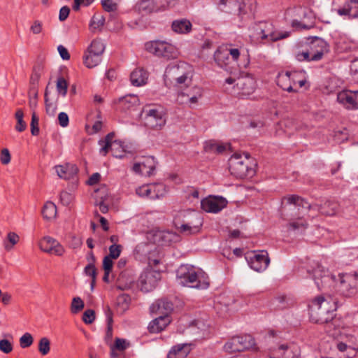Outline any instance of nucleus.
I'll use <instances>...</instances> for the list:
<instances>
[{
  "label": "nucleus",
  "instance_id": "680f3d73",
  "mask_svg": "<svg viewBox=\"0 0 358 358\" xmlns=\"http://www.w3.org/2000/svg\"><path fill=\"white\" fill-rule=\"evenodd\" d=\"M312 56V51H305L302 52H299L296 55V58L299 62H310Z\"/></svg>",
  "mask_w": 358,
  "mask_h": 358
},
{
  "label": "nucleus",
  "instance_id": "0eeeda50",
  "mask_svg": "<svg viewBox=\"0 0 358 358\" xmlns=\"http://www.w3.org/2000/svg\"><path fill=\"white\" fill-rule=\"evenodd\" d=\"M285 199L287 201L289 204H294L296 207L299 208V209L302 208L306 210H309L311 208H317L320 213L329 216L334 215L337 209L336 203L329 201H325L324 204L319 207L318 206H311L303 198L295 194L289 195L285 197Z\"/></svg>",
  "mask_w": 358,
  "mask_h": 358
},
{
  "label": "nucleus",
  "instance_id": "f8f14e48",
  "mask_svg": "<svg viewBox=\"0 0 358 358\" xmlns=\"http://www.w3.org/2000/svg\"><path fill=\"white\" fill-rule=\"evenodd\" d=\"M104 46H88L83 55V62L89 69L96 66L101 61Z\"/></svg>",
  "mask_w": 358,
  "mask_h": 358
},
{
  "label": "nucleus",
  "instance_id": "7c9ffc66",
  "mask_svg": "<svg viewBox=\"0 0 358 358\" xmlns=\"http://www.w3.org/2000/svg\"><path fill=\"white\" fill-rule=\"evenodd\" d=\"M99 144L101 146L99 150V153L103 156H106L109 150L113 152V155L117 158H122V154H118L115 152V147H121V142L114 141V142H110L108 141L101 139L99 141Z\"/></svg>",
  "mask_w": 358,
  "mask_h": 358
},
{
  "label": "nucleus",
  "instance_id": "b1692460",
  "mask_svg": "<svg viewBox=\"0 0 358 358\" xmlns=\"http://www.w3.org/2000/svg\"><path fill=\"white\" fill-rule=\"evenodd\" d=\"M57 176L62 179L69 180L76 176L78 169L73 164H66L55 166Z\"/></svg>",
  "mask_w": 358,
  "mask_h": 358
},
{
  "label": "nucleus",
  "instance_id": "13d9d810",
  "mask_svg": "<svg viewBox=\"0 0 358 358\" xmlns=\"http://www.w3.org/2000/svg\"><path fill=\"white\" fill-rule=\"evenodd\" d=\"M0 350L5 354H8L13 350L12 343L7 339L0 340Z\"/></svg>",
  "mask_w": 358,
  "mask_h": 358
},
{
  "label": "nucleus",
  "instance_id": "6e6552de",
  "mask_svg": "<svg viewBox=\"0 0 358 358\" xmlns=\"http://www.w3.org/2000/svg\"><path fill=\"white\" fill-rule=\"evenodd\" d=\"M307 271L319 290L331 286L336 280V277L318 262H313Z\"/></svg>",
  "mask_w": 358,
  "mask_h": 358
},
{
  "label": "nucleus",
  "instance_id": "052dcab7",
  "mask_svg": "<svg viewBox=\"0 0 358 358\" xmlns=\"http://www.w3.org/2000/svg\"><path fill=\"white\" fill-rule=\"evenodd\" d=\"M101 5L107 12L114 11L117 9V4L113 0H101Z\"/></svg>",
  "mask_w": 358,
  "mask_h": 358
},
{
  "label": "nucleus",
  "instance_id": "473e14b6",
  "mask_svg": "<svg viewBox=\"0 0 358 358\" xmlns=\"http://www.w3.org/2000/svg\"><path fill=\"white\" fill-rule=\"evenodd\" d=\"M135 9L142 15L157 11L159 7L153 0H139L135 6Z\"/></svg>",
  "mask_w": 358,
  "mask_h": 358
},
{
  "label": "nucleus",
  "instance_id": "aec40b11",
  "mask_svg": "<svg viewBox=\"0 0 358 358\" xmlns=\"http://www.w3.org/2000/svg\"><path fill=\"white\" fill-rule=\"evenodd\" d=\"M146 50L166 59H176L179 55L176 46H146Z\"/></svg>",
  "mask_w": 358,
  "mask_h": 358
},
{
  "label": "nucleus",
  "instance_id": "8fccbe9b",
  "mask_svg": "<svg viewBox=\"0 0 358 358\" xmlns=\"http://www.w3.org/2000/svg\"><path fill=\"white\" fill-rule=\"evenodd\" d=\"M34 342L33 336L29 333L24 334L20 338V345L22 348H29Z\"/></svg>",
  "mask_w": 358,
  "mask_h": 358
},
{
  "label": "nucleus",
  "instance_id": "3c124183",
  "mask_svg": "<svg viewBox=\"0 0 358 358\" xmlns=\"http://www.w3.org/2000/svg\"><path fill=\"white\" fill-rule=\"evenodd\" d=\"M67 82L63 77H59L57 80V90L63 96L67 93Z\"/></svg>",
  "mask_w": 358,
  "mask_h": 358
},
{
  "label": "nucleus",
  "instance_id": "2eb2a0df",
  "mask_svg": "<svg viewBox=\"0 0 358 358\" xmlns=\"http://www.w3.org/2000/svg\"><path fill=\"white\" fill-rule=\"evenodd\" d=\"M339 290L342 294L346 296H350L357 292V275L343 274L339 275Z\"/></svg>",
  "mask_w": 358,
  "mask_h": 358
},
{
  "label": "nucleus",
  "instance_id": "774afa93",
  "mask_svg": "<svg viewBox=\"0 0 358 358\" xmlns=\"http://www.w3.org/2000/svg\"><path fill=\"white\" fill-rule=\"evenodd\" d=\"M113 259L105 256L103 259V268L104 271H111L113 266Z\"/></svg>",
  "mask_w": 358,
  "mask_h": 358
},
{
  "label": "nucleus",
  "instance_id": "f3484780",
  "mask_svg": "<svg viewBox=\"0 0 358 358\" xmlns=\"http://www.w3.org/2000/svg\"><path fill=\"white\" fill-rule=\"evenodd\" d=\"M227 201L222 196H208L201 201V208L207 213H217L222 210Z\"/></svg>",
  "mask_w": 358,
  "mask_h": 358
},
{
  "label": "nucleus",
  "instance_id": "de8ad7c7",
  "mask_svg": "<svg viewBox=\"0 0 358 358\" xmlns=\"http://www.w3.org/2000/svg\"><path fill=\"white\" fill-rule=\"evenodd\" d=\"M337 349L342 352H348L349 353V357L355 356L357 352V349L355 347L345 342H338L337 343Z\"/></svg>",
  "mask_w": 358,
  "mask_h": 358
},
{
  "label": "nucleus",
  "instance_id": "20e7f679",
  "mask_svg": "<svg viewBox=\"0 0 358 358\" xmlns=\"http://www.w3.org/2000/svg\"><path fill=\"white\" fill-rule=\"evenodd\" d=\"M311 319L316 323H327L334 317V304L323 296L315 299L310 305Z\"/></svg>",
  "mask_w": 358,
  "mask_h": 358
},
{
  "label": "nucleus",
  "instance_id": "c9c22d12",
  "mask_svg": "<svg viewBox=\"0 0 358 358\" xmlns=\"http://www.w3.org/2000/svg\"><path fill=\"white\" fill-rule=\"evenodd\" d=\"M277 84L283 90L288 92H296L292 86L291 80L289 78V71L280 72L278 73L276 79Z\"/></svg>",
  "mask_w": 358,
  "mask_h": 358
},
{
  "label": "nucleus",
  "instance_id": "603ef678",
  "mask_svg": "<svg viewBox=\"0 0 358 358\" xmlns=\"http://www.w3.org/2000/svg\"><path fill=\"white\" fill-rule=\"evenodd\" d=\"M131 301V298L128 294H122L118 296L117 298V303L118 306H121L123 310L127 309Z\"/></svg>",
  "mask_w": 358,
  "mask_h": 358
},
{
  "label": "nucleus",
  "instance_id": "a211bd4d",
  "mask_svg": "<svg viewBox=\"0 0 358 358\" xmlns=\"http://www.w3.org/2000/svg\"><path fill=\"white\" fill-rule=\"evenodd\" d=\"M337 101L347 109H358V91L343 90L338 93Z\"/></svg>",
  "mask_w": 358,
  "mask_h": 358
},
{
  "label": "nucleus",
  "instance_id": "58836bf2",
  "mask_svg": "<svg viewBox=\"0 0 358 358\" xmlns=\"http://www.w3.org/2000/svg\"><path fill=\"white\" fill-rule=\"evenodd\" d=\"M20 237L15 232H9L7 235L6 240L4 241V248L6 251H10L13 246L19 242Z\"/></svg>",
  "mask_w": 358,
  "mask_h": 358
},
{
  "label": "nucleus",
  "instance_id": "338daca9",
  "mask_svg": "<svg viewBox=\"0 0 358 358\" xmlns=\"http://www.w3.org/2000/svg\"><path fill=\"white\" fill-rule=\"evenodd\" d=\"M72 199V195L66 191H62L60 194L61 202L64 206H68Z\"/></svg>",
  "mask_w": 358,
  "mask_h": 358
},
{
  "label": "nucleus",
  "instance_id": "79ce46f5",
  "mask_svg": "<svg viewBox=\"0 0 358 358\" xmlns=\"http://www.w3.org/2000/svg\"><path fill=\"white\" fill-rule=\"evenodd\" d=\"M24 113L22 109H17L15 113V118L17 120V124L15 125V129L19 132L24 131L27 128V124L23 120Z\"/></svg>",
  "mask_w": 358,
  "mask_h": 358
},
{
  "label": "nucleus",
  "instance_id": "a19ab883",
  "mask_svg": "<svg viewBox=\"0 0 358 358\" xmlns=\"http://www.w3.org/2000/svg\"><path fill=\"white\" fill-rule=\"evenodd\" d=\"M150 186L152 188V199H159L162 197L166 192L165 185L162 183H155L150 184Z\"/></svg>",
  "mask_w": 358,
  "mask_h": 358
},
{
  "label": "nucleus",
  "instance_id": "39448f33",
  "mask_svg": "<svg viewBox=\"0 0 358 358\" xmlns=\"http://www.w3.org/2000/svg\"><path fill=\"white\" fill-rule=\"evenodd\" d=\"M141 117L144 126L153 130H161L166 122V113L160 107H144Z\"/></svg>",
  "mask_w": 358,
  "mask_h": 358
},
{
  "label": "nucleus",
  "instance_id": "a18cd8bd",
  "mask_svg": "<svg viewBox=\"0 0 358 358\" xmlns=\"http://www.w3.org/2000/svg\"><path fill=\"white\" fill-rule=\"evenodd\" d=\"M50 350V342L46 337H43L38 343V351L43 355H46Z\"/></svg>",
  "mask_w": 358,
  "mask_h": 358
},
{
  "label": "nucleus",
  "instance_id": "c756f323",
  "mask_svg": "<svg viewBox=\"0 0 358 358\" xmlns=\"http://www.w3.org/2000/svg\"><path fill=\"white\" fill-rule=\"evenodd\" d=\"M150 310L152 313L155 312L159 315L169 316V314L173 310V303L166 299H161L153 303L150 307Z\"/></svg>",
  "mask_w": 358,
  "mask_h": 358
},
{
  "label": "nucleus",
  "instance_id": "c85d7f7f",
  "mask_svg": "<svg viewBox=\"0 0 358 358\" xmlns=\"http://www.w3.org/2000/svg\"><path fill=\"white\" fill-rule=\"evenodd\" d=\"M170 322V318L166 315H159L148 325V329L151 333H158L162 331Z\"/></svg>",
  "mask_w": 358,
  "mask_h": 358
},
{
  "label": "nucleus",
  "instance_id": "f257e3e1",
  "mask_svg": "<svg viewBox=\"0 0 358 358\" xmlns=\"http://www.w3.org/2000/svg\"><path fill=\"white\" fill-rule=\"evenodd\" d=\"M178 283L185 287L206 289L210 285L209 278L201 269L190 265H181L176 272Z\"/></svg>",
  "mask_w": 358,
  "mask_h": 358
},
{
  "label": "nucleus",
  "instance_id": "c03bdc74",
  "mask_svg": "<svg viewBox=\"0 0 358 358\" xmlns=\"http://www.w3.org/2000/svg\"><path fill=\"white\" fill-rule=\"evenodd\" d=\"M85 304L80 297L76 296L72 299L71 305V311L73 314H76L84 308Z\"/></svg>",
  "mask_w": 358,
  "mask_h": 358
},
{
  "label": "nucleus",
  "instance_id": "09e8293b",
  "mask_svg": "<svg viewBox=\"0 0 358 358\" xmlns=\"http://www.w3.org/2000/svg\"><path fill=\"white\" fill-rule=\"evenodd\" d=\"M122 248L121 245L113 244L109 247V253L107 256L113 259H116L120 256Z\"/></svg>",
  "mask_w": 358,
  "mask_h": 358
},
{
  "label": "nucleus",
  "instance_id": "bb28decb",
  "mask_svg": "<svg viewBox=\"0 0 358 358\" xmlns=\"http://www.w3.org/2000/svg\"><path fill=\"white\" fill-rule=\"evenodd\" d=\"M148 73L143 68L134 69L130 75V80L133 85L139 87L147 83Z\"/></svg>",
  "mask_w": 358,
  "mask_h": 358
},
{
  "label": "nucleus",
  "instance_id": "412c9836",
  "mask_svg": "<svg viewBox=\"0 0 358 358\" xmlns=\"http://www.w3.org/2000/svg\"><path fill=\"white\" fill-rule=\"evenodd\" d=\"M181 240L180 236L171 231H159L154 235V241L159 245H169L178 243Z\"/></svg>",
  "mask_w": 358,
  "mask_h": 358
},
{
  "label": "nucleus",
  "instance_id": "0e129e2a",
  "mask_svg": "<svg viewBox=\"0 0 358 358\" xmlns=\"http://www.w3.org/2000/svg\"><path fill=\"white\" fill-rule=\"evenodd\" d=\"M59 124L62 127H66L69 125V120L68 115L64 112H61L58 115Z\"/></svg>",
  "mask_w": 358,
  "mask_h": 358
},
{
  "label": "nucleus",
  "instance_id": "6ab92c4d",
  "mask_svg": "<svg viewBox=\"0 0 358 358\" xmlns=\"http://www.w3.org/2000/svg\"><path fill=\"white\" fill-rule=\"evenodd\" d=\"M39 247L45 252L61 256L64 252L63 246L55 239L45 236L39 242Z\"/></svg>",
  "mask_w": 358,
  "mask_h": 358
},
{
  "label": "nucleus",
  "instance_id": "e2e57ef3",
  "mask_svg": "<svg viewBox=\"0 0 358 358\" xmlns=\"http://www.w3.org/2000/svg\"><path fill=\"white\" fill-rule=\"evenodd\" d=\"M10 154L9 152V150L7 148H4L1 150V156H0V161L1 162L6 165L10 163Z\"/></svg>",
  "mask_w": 358,
  "mask_h": 358
},
{
  "label": "nucleus",
  "instance_id": "f03ea898",
  "mask_svg": "<svg viewBox=\"0 0 358 358\" xmlns=\"http://www.w3.org/2000/svg\"><path fill=\"white\" fill-rule=\"evenodd\" d=\"M192 66L185 62L169 66L164 75L165 85L166 86L173 85L182 90L184 87H188L192 83Z\"/></svg>",
  "mask_w": 358,
  "mask_h": 358
},
{
  "label": "nucleus",
  "instance_id": "72a5a7b5",
  "mask_svg": "<svg viewBox=\"0 0 358 358\" xmlns=\"http://www.w3.org/2000/svg\"><path fill=\"white\" fill-rule=\"evenodd\" d=\"M192 24L189 20L187 19H180L174 20L172 22L171 28L172 30L180 34H188L191 31Z\"/></svg>",
  "mask_w": 358,
  "mask_h": 358
},
{
  "label": "nucleus",
  "instance_id": "5701e85b",
  "mask_svg": "<svg viewBox=\"0 0 358 358\" xmlns=\"http://www.w3.org/2000/svg\"><path fill=\"white\" fill-rule=\"evenodd\" d=\"M339 15H348L349 18L358 17V0H347L343 6L337 9Z\"/></svg>",
  "mask_w": 358,
  "mask_h": 358
},
{
  "label": "nucleus",
  "instance_id": "69168bd1",
  "mask_svg": "<svg viewBox=\"0 0 358 358\" xmlns=\"http://www.w3.org/2000/svg\"><path fill=\"white\" fill-rule=\"evenodd\" d=\"M85 273L90 276L92 278H96V269L94 265L92 263H90L85 268Z\"/></svg>",
  "mask_w": 358,
  "mask_h": 358
},
{
  "label": "nucleus",
  "instance_id": "5fc2aeb1",
  "mask_svg": "<svg viewBox=\"0 0 358 358\" xmlns=\"http://www.w3.org/2000/svg\"><path fill=\"white\" fill-rule=\"evenodd\" d=\"M31 133L33 136H37L39 134L38 118L35 113H32L31 121Z\"/></svg>",
  "mask_w": 358,
  "mask_h": 358
},
{
  "label": "nucleus",
  "instance_id": "bf43d9fd",
  "mask_svg": "<svg viewBox=\"0 0 358 358\" xmlns=\"http://www.w3.org/2000/svg\"><path fill=\"white\" fill-rule=\"evenodd\" d=\"M350 75L353 80L358 83V59L352 62L350 64Z\"/></svg>",
  "mask_w": 358,
  "mask_h": 358
},
{
  "label": "nucleus",
  "instance_id": "e433bc0d",
  "mask_svg": "<svg viewBox=\"0 0 358 358\" xmlns=\"http://www.w3.org/2000/svg\"><path fill=\"white\" fill-rule=\"evenodd\" d=\"M188 331L189 333L198 334L199 337H201V335L203 336L204 332L207 331V327L203 321L194 320L189 326Z\"/></svg>",
  "mask_w": 358,
  "mask_h": 358
},
{
  "label": "nucleus",
  "instance_id": "a878e982",
  "mask_svg": "<svg viewBox=\"0 0 358 358\" xmlns=\"http://www.w3.org/2000/svg\"><path fill=\"white\" fill-rule=\"evenodd\" d=\"M292 205L294 206V208L292 210H295L296 209H297L299 211V214H298V217L296 218L292 217L289 220V222L287 224V227H288V229H292L294 231L295 230L303 231L307 228L308 224V222H306V220L305 219H303L302 217H301L300 215L301 214H303V211L307 212L308 210H306L303 209L302 208H300L299 210V208L296 207V206L294 204H292Z\"/></svg>",
  "mask_w": 358,
  "mask_h": 358
},
{
  "label": "nucleus",
  "instance_id": "423d86ee",
  "mask_svg": "<svg viewBox=\"0 0 358 358\" xmlns=\"http://www.w3.org/2000/svg\"><path fill=\"white\" fill-rule=\"evenodd\" d=\"M250 159L248 155L244 157L235 153L229 159V169L231 175L237 178H251L255 173V169L249 164Z\"/></svg>",
  "mask_w": 358,
  "mask_h": 358
},
{
  "label": "nucleus",
  "instance_id": "393cba45",
  "mask_svg": "<svg viewBox=\"0 0 358 358\" xmlns=\"http://www.w3.org/2000/svg\"><path fill=\"white\" fill-rule=\"evenodd\" d=\"M118 107L124 111L135 110L139 106L140 101L138 96L135 94H127L118 99Z\"/></svg>",
  "mask_w": 358,
  "mask_h": 358
},
{
  "label": "nucleus",
  "instance_id": "4468645a",
  "mask_svg": "<svg viewBox=\"0 0 358 358\" xmlns=\"http://www.w3.org/2000/svg\"><path fill=\"white\" fill-rule=\"evenodd\" d=\"M236 94L241 98H247L255 90V81L251 77H242L237 79L234 86Z\"/></svg>",
  "mask_w": 358,
  "mask_h": 358
},
{
  "label": "nucleus",
  "instance_id": "ea45409f",
  "mask_svg": "<svg viewBox=\"0 0 358 358\" xmlns=\"http://www.w3.org/2000/svg\"><path fill=\"white\" fill-rule=\"evenodd\" d=\"M134 285L135 282L133 278H130L129 280H128V281H125L124 276L121 275L117 280L116 287L117 289L123 291L132 289Z\"/></svg>",
  "mask_w": 358,
  "mask_h": 358
},
{
  "label": "nucleus",
  "instance_id": "49530a36",
  "mask_svg": "<svg viewBox=\"0 0 358 358\" xmlns=\"http://www.w3.org/2000/svg\"><path fill=\"white\" fill-rule=\"evenodd\" d=\"M150 185H144L136 189V193L141 197H148L152 199V188Z\"/></svg>",
  "mask_w": 358,
  "mask_h": 358
},
{
  "label": "nucleus",
  "instance_id": "f704fd0d",
  "mask_svg": "<svg viewBox=\"0 0 358 358\" xmlns=\"http://www.w3.org/2000/svg\"><path fill=\"white\" fill-rule=\"evenodd\" d=\"M190 352L187 344H178L171 348L167 356L170 358H185Z\"/></svg>",
  "mask_w": 358,
  "mask_h": 358
},
{
  "label": "nucleus",
  "instance_id": "37998d69",
  "mask_svg": "<svg viewBox=\"0 0 358 358\" xmlns=\"http://www.w3.org/2000/svg\"><path fill=\"white\" fill-rule=\"evenodd\" d=\"M45 111L47 115L50 117H55L57 110V105L55 102H52L50 101L48 98H47V90L45 91Z\"/></svg>",
  "mask_w": 358,
  "mask_h": 358
},
{
  "label": "nucleus",
  "instance_id": "7ed1b4c3",
  "mask_svg": "<svg viewBox=\"0 0 358 358\" xmlns=\"http://www.w3.org/2000/svg\"><path fill=\"white\" fill-rule=\"evenodd\" d=\"M252 35L250 36L256 41L262 43H274L289 36L290 32L277 31L269 22H259L253 28Z\"/></svg>",
  "mask_w": 358,
  "mask_h": 358
},
{
  "label": "nucleus",
  "instance_id": "cd10ccee",
  "mask_svg": "<svg viewBox=\"0 0 358 358\" xmlns=\"http://www.w3.org/2000/svg\"><path fill=\"white\" fill-rule=\"evenodd\" d=\"M155 169V165L153 157H148L145 162L136 163L133 166V170L136 173H146L151 176Z\"/></svg>",
  "mask_w": 358,
  "mask_h": 358
},
{
  "label": "nucleus",
  "instance_id": "2f4dec72",
  "mask_svg": "<svg viewBox=\"0 0 358 358\" xmlns=\"http://www.w3.org/2000/svg\"><path fill=\"white\" fill-rule=\"evenodd\" d=\"M214 60L217 65L221 68L229 64V52L227 46H219L214 53Z\"/></svg>",
  "mask_w": 358,
  "mask_h": 358
},
{
  "label": "nucleus",
  "instance_id": "864d4df0",
  "mask_svg": "<svg viewBox=\"0 0 358 358\" xmlns=\"http://www.w3.org/2000/svg\"><path fill=\"white\" fill-rule=\"evenodd\" d=\"M95 320V312L92 309L85 310L83 315V320L87 324H92Z\"/></svg>",
  "mask_w": 358,
  "mask_h": 358
},
{
  "label": "nucleus",
  "instance_id": "9d476101",
  "mask_svg": "<svg viewBox=\"0 0 358 358\" xmlns=\"http://www.w3.org/2000/svg\"><path fill=\"white\" fill-rule=\"evenodd\" d=\"M203 96V89L197 85L186 87L178 94L177 101L180 104L192 107L198 103Z\"/></svg>",
  "mask_w": 358,
  "mask_h": 358
},
{
  "label": "nucleus",
  "instance_id": "ddd939ff",
  "mask_svg": "<svg viewBox=\"0 0 358 358\" xmlns=\"http://www.w3.org/2000/svg\"><path fill=\"white\" fill-rule=\"evenodd\" d=\"M160 273L155 270H148L140 275L138 284L141 289L148 292L152 290L160 280Z\"/></svg>",
  "mask_w": 358,
  "mask_h": 358
},
{
  "label": "nucleus",
  "instance_id": "4d7b16f0",
  "mask_svg": "<svg viewBox=\"0 0 358 358\" xmlns=\"http://www.w3.org/2000/svg\"><path fill=\"white\" fill-rule=\"evenodd\" d=\"M129 346V343L125 339L117 338L115 344L112 346L114 349L119 351H124Z\"/></svg>",
  "mask_w": 358,
  "mask_h": 358
},
{
  "label": "nucleus",
  "instance_id": "4c0bfd02",
  "mask_svg": "<svg viewBox=\"0 0 358 358\" xmlns=\"http://www.w3.org/2000/svg\"><path fill=\"white\" fill-rule=\"evenodd\" d=\"M43 216L46 220L54 218L57 215V207L55 204L51 201H48L43 208Z\"/></svg>",
  "mask_w": 358,
  "mask_h": 358
},
{
  "label": "nucleus",
  "instance_id": "9b49d317",
  "mask_svg": "<svg viewBox=\"0 0 358 358\" xmlns=\"http://www.w3.org/2000/svg\"><path fill=\"white\" fill-rule=\"evenodd\" d=\"M299 347L294 344H282L274 348L271 352V358H299Z\"/></svg>",
  "mask_w": 358,
  "mask_h": 358
},
{
  "label": "nucleus",
  "instance_id": "1a4fd4ad",
  "mask_svg": "<svg viewBox=\"0 0 358 358\" xmlns=\"http://www.w3.org/2000/svg\"><path fill=\"white\" fill-rule=\"evenodd\" d=\"M255 345V340L251 335L234 336L224 345V349L228 352H241L252 348Z\"/></svg>",
  "mask_w": 358,
  "mask_h": 358
},
{
  "label": "nucleus",
  "instance_id": "6e6d98bb",
  "mask_svg": "<svg viewBox=\"0 0 358 358\" xmlns=\"http://www.w3.org/2000/svg\"><path fill=\"white\" fill-rule=\"evenodd\" d=\"M106 322H107V330L106 336L110 338L112 336V323H113V314L112 312L108 309L106 313Z\"/></svg>",
  "mask_w": 358,
  "mask_h": 358
},
{
  "label": "nucleus",
  "instance_id": "4be33fe9",
  "mask_svg": "<svg viewBox=\"0 0 358 358\" xmlns=\"http://www.w3.org/2000/svg\"><path fill=\"white\" fill-rule=\"evenodd\" d=\"M270 263V259L266 251H262L259 254L254 255L248 260V264L252 269L257 272H262L266 269Z\"/></svg>",
  "mask_w": 358,
  "mask_h": 358
},
{
  "label": "nucleus",
  "instance_id": "dca6fc26",
  "mask_svg": "<svg viewBox=\"0 0 358 358\" xmlns=\"http://www.w3.org/2000/svg\"><path fill=\"white\" fill-rule=\"evenodd\" d=\"M175 228L181 234L189 236L196 234L199 232L202 225V221L197 217L194 222H180L178 218L173 221Z\"/></svg>",
  "mask_w": 358,
  "mask_h": 358
}]
</instances>
